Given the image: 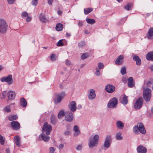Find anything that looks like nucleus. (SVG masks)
<instances>
[{"label":"nucleus","instance_id":"obj_38","mask_svg":"<svg viewBox=\"0 0 153 153\" xmlns=\"http://www.w3.org/2000/svg\"><path fill=\"white\" fill-rule=\"evenodd\" d=\"M152 84H153V79L150 78L146 83L147 87H150Z\"/></svg>","mask_w":153,"mask_h":153},{"label":"nucleus","instance_id":"obj_7","mask_svg":"<svg viewBox=\"0 0 153 153\" xmlns=\"http://www.w3.org/2000/svg\"><path fill=\"white\" fill-rule=\"evenodd\" d=\"M143 101V99L142 97H139L134 105V108L136 109H140L142 106Z\"/></svg>","mask_w":153,"mask_h":153},{"label":"nucleus","instance_id":"obj_30","mask_svg":"<svg viewBox=\"0 0 153 153\" xmlns=\"http://www.w3.org/2000/svg\"><path fill=\"white\" fill-rule=\"evenodd\" d=\"M15 143L18 146H20V138L18 136H16L14 137Z\"/></svg>","mask_w":153,"mask_h":153},{"label":"nucleus","instance_id":"obj_6","mask_svg":"<svg viewBox=\"0 0 153 153\" xmlns=\"http://www.w3.org/2000/svg\"><path fill=\"white\" fill-rule=\"evenodd\" d=\"M52 130V127L50 125H48L47 122H45L42 129V132L45 131L46 134L47 135H49L50 132Z\"/></svg>","mask_w":153,"mask_h":153},{"label":"nucleus","instance_id":"obj_57","mask_svg":"<svg viewBox=\"0 0 153 153\" xmlns=\"http://www.w3.org/2000/svg\"><path fill=\"white\" fill-rule=\"evenodd\" d=\"M69 134V131H65L64 133V134L65 135H68Z\"/></svg>","mask_w":153,"mask_h":153},{"label":"nucleus","instance_id":"obj_9","mask_svg":"<svg viewBox=\"0 0 153 153\" xmlns=\"http://www.w3.org/2000/svg\"><path fill=\"white\" fill-rule=\"evenodd\" d=\"M1 81L2 82H7L8 85H10L12 84L13 80L12 79V76L11 75H9L7 77H2L1 78Z\"/></svg>","mask_w":153,"mask_h":153},{"label":"nucleus","instance_id":"obj_45","mask_svg":"<svg viewBox=\"0 0 153 153\" xmlns=\"http://www.w3.org/2000/svg\"><path fill=\"white\" fill-rule=\"evenodd\" d=\"M99 68L100 69H102L104 67V65L102 63H99L98 65Z\"/></svg>","mask_w":153,"mask_h":153},{"label":"nucleus","instance_id":"obj_60","mask_svg":"<svg viewBox=\"0 0 153 153\" xmlns=\"http://www.w3.org/2000/svg\"><path fill=\"white\" fill-rule=\"evenodd\" d=\"M27 17L26 19V21L27 22H28L30 21V20H31V18L30 17L28 16Z\"/></svg>","mask_w":153,"mask_h":153},{"label":"nucleus","instance_id":"obj_48","mask_svg":"<svg viewBox=\"0 0 153 153\" xmlns=\"http://www.w3.org/2000/svg\"><path fill=\"white\" fill-rule=\"evenodd\" d=\"M22 16L24 17H27L28 16V14L26 12H24L22 13Z\"/></svg>","mask_w":153,"mask_h":153},{"label":"nucleus","instance_id":"obj_11","mask_svg":"<svg viewBox=\"0 0 153 153\" xmlns=\"http://www.w3.org/2000/svg\"><path fill=\"white\" fill-rule=\"evenodd\" d=\"M74 119V116L72 113L71 111H67L65 112V120L69 122L72 121Z\"/></svg>","mask_w":153,"mask_h":153},{"label":"nucleus","instance_id":"obj_42","mask_svg":"<svg viewBox=\"0 0 153 153\" xmlns=\"http://www.w3.org/2000/svg\"><path fill=\"white\" fill-rule=\"evenodd\" d=\"M85 45V42L84 41L80 42L78 43V47L79 48H82Z\"/></svg>","mask_w":153,"mask_h":153},{"label":"nucleus","instance_id":"obj_16","mask_svg":"<svg viewBox=\"0 0 153 153\" xmlns=\"http://www.w3.org/2000/svg\"><path fill=\"white\" fill-rule=\"evenodd\" d=\"M137 150L138 153H146V148L142 145H139L137 148Z\"/></svg>","mask_w":153,"mask_h":153},{"label":"nucleus","instance_id":"obj_53","mask_svg":"<svg viewBox=\"0 0 153 153\" xmlns=\"http://www.w3.org/2000/svg\"><path fill=\"white\" fill-rule=\"evenodd\" d=\"M83 22L82 21H79L78 22V26L79 27H82L83 25Z\"/></svg>","mask_w":153,"mask_h":153},{"label":"nucleus","instance_id":"obj_43","mask_svg":"<svg viewBox=\"0 0 153 153\" xmlns=\"http://www.w3.org/2000/svg\"><path fill=\"white\" fill-rule=\"evenodd\" d=\"M63 39H61L59 40L57 42L56 45L58 46H62L64 45L63 43L62 42Z\"/></svg>","mask_w":153,"mask_h":153},{"label":"nucleus","instance_id":"obj_14","mask_svg":"<svg viewBox=\"0 0 153 153\" xmlns=\"http://www.w3.org/2000/svg\"><path fill=\"white\" fill-rule=\"evenodd\" d=\"M50 139V137L47 136L44 133L41 134L39 136V140L41 141L42 140H43L45 142L48 141Z\"/></svg>","mask_w":153,"mask_h":153},{"label":"nucleus","instance_id":"obj_32","mask_svg":"<svg viewBox=\"0 0 153 153\" xmlns=\"http://www.w3.org/2000/svg\"><path fill=\"white\" fill-rule=\"evenodd\" d=\"M40 20L43 23L45 22L46 21V19L45 16L43 14H41L39 16Z\"/></svg>","mask_w":153,"mask_h":153},{"label":"nucleus","instance_id":"obj_12","mask_svg":"<svg viewBox=\"0 0 153 153\" xmlns=\"http://www.w3.org/2000/svg\"><path fill=\"white\" fill-rule=\"evenodd\" d=\"M105 89L107 92L112 93L115 91V88L113 85L108 84L106 86Z\"/></svg>","mask_w":153,"mask_h":153},{"label":"nucleus","instance_id":"obj_37","mask_svg":"<svg viewBox=\"0 0 153 153\" xmlns=\"http://www.w3.org/2000/svg\"><path fill=\"white\" fill-rule=\"evenodd\" d=\"M89 54L88 53H83L81 56V59L82 60H84L87 57H88L89 56Z\"/></svg>","mask_w":153,"mask_h":153},{"label":"nucleus","instance_id":"obj_61","mask_svg":"<svg viewBox=\"0 0 153 153\" xmlns=\"http://www.w3.org/2000/svg\"><path fill=\"white\" fill-rule=\"evenodd\" d=\"M57 13L59 15H60L62 14V12L61 10H59L58 11Z\"/></svg>","mask_w":153,"mask_h":153},{"label":"nucleus","instance_id":"obj_10","mask_svg":"<svg viewBox=\"0 0 153 153\" xmlns=\"http://www.w3.org/2000/svg\"><path fill=\"white\" fill-rule=\"evenodd\" d=\"M55 94L57 98L54 99V102L56 104L61 102L62 98L65 95V93L64 92L62 91L60 94H56V93Z\"/></svg>","mask_w":153,"mask_h":153},{"label":"nucleus","instance_id":"obj_36","mask_svg":"<svg viewBox=\"0 0 153 153\" xmlns=\"http://www.w3.org/2000/svg\"><path fill=\"white\" fill-rule=\"evenodd\" d=\"M93 10V9L91 8H87L86 9H84V13L87 15L89 13H90Z\"/></svg>","mask_w":153,"mask_h":153},{"label":"nucleus","instance_id":"obj_26","mask_svg":"<svg viewBox=\"0 0 153 153\" xmlns=\"http://www.w3.org/2000/svg\"><path fill=\"white\" fill-rule=\"evenodd\" d=\"M116 125L117 127L119 129H123L124 126V124L122 121L118 120L116 122Z\"/></svg>","mask_w":153,"mask_h":153},{"label":"nucleus","instance_id":"obj_13","mask_svg":"<svg viewBox=\"0 0 153 153\" xmlns=\"http://www.w3.org/2000/svg\"><path fill=\"white\" fill-rule=\"evenodd\" d=\"M10 126L13 130H17L20 128L19 123L17 121H13L11 122Z\"/></svg>","mask_w":153,"mask_h":153},{"label":"nucleus","instance_id":"obj_20","mask_svg":"<svg viewBox=\"0 0 153 153\" xmlns=\"http://www.w3.org/2000/svg\"><path fill=\"white\" fill-rule=\"evenodd\" d=\"M134 82L132 77H130L128 79V85L130 88H132L134 86Z\"/></svg>","mask_w":153,"mask_h":153},{"label":"nucleus","instance_id":"obj_33","mask_svg":"<svg viewBox=\"0 0 153 153\" xmlns=\"http://www.w3.org/2000/svg\"><path fill=\"white\" fill-rule=\"evenodd\" d=\"M86 21L87 23L91 25H93L95 22V20L93 19H90L87 18L86 19Z\"/></svg>","mask_w":153,"mask_h":153},{"label":"nucleus","instance_id":"obj_52","mask_svg":"<svg viewBox=\"0 0 153 153\" xmlns=\"http://www.w3.org/2000/svg\"><path fill=\"white\" fill-rule=\"evenodd\" d=\"M4 110L5 111L8 112H10L11 111L10 108L8 107H6L5 108Z\"/></svg>","mask_w":153,"mask_h":153},{"label":"nucleus","instance_id":"obj_3","mask_svg":"<svg viewBox=\"0 0 153 153\" xmlns=\"http://www.w3.org/2000/svg\"><path fill=\"white\" fill-rule=\"evenodd\" d=\"M151 91V90L148 88H145L143 90V97L146 102H149L152 96Z\"/></svg>","mask_w":153,"mask_h":153},{"label":"nucleus","instance_id":"obj_4","mask_svg":"<svg viewBox=\"0 0 153 153\" xmlns=\"http://www.w3.org/2000/svg\"><path fill=\"white\" fill-rule=\"evenodd\" d=\"M8 25L4 19H0V33H5L7 30Z\"/></svg>","mask_w":153,"mask_h":153},{"label":"nucleus","instance_id":"obj_19","mask_svg":"<svg viewBox=\"0 0 153 153\" xmlns=\"http://www.w3.org/2000/svg\"><path fill=\"white\" fill-rule=\"evenodd\" d=\"M88 98L90 100L94 99L96 97V94L95 91L93 89H91L89 92V94L88 96Z\"/></svg>","mask_w":153,"mask_h":153},{"label":"nucleus","instance_id":"obj_27","mask_svg":"<svg viewBox=\"0 0 153 153\" xmlns=\"http://www.w3.org/2000/svg\"><path fill=\"white\" fill-rule=\"evenodd\" d=\"M51 123L53 125H55L57 122L56 118L54 115H52L50 118Z\"/></svg>","mask_w":153,"mask_h":153},{"label":"nucleus","instance_id":"obj_47","mask_svg":"<svg viewBox=\"0 0 153 153\" xmlns=\"http://www.w3.org/2000/svg\"><path fill=\"white\" fill-rule=\"evenodd\" d=\"M50 153H54L55 152V149L53 147H51L49 148Z\"/></svg>","mask_w":153,"mask_h":153},{"label":"nucleus","instance_id":"obj_55","mask_svg":"<svg viewBox=\"0 0 153 153\" xmlns=\"http://www.w3.org/2000/svg\"><path fill=\"white\" fill-rule=\"evenodd\" d=\"M95 74L97 76H99L100 75V73L99 71L97 70L95 71Z\"/></svg>","mask_w":153,"mask_h":153},{"label":"nucleus","instance_id":"obj_40","mask_svg":"<svg viewBox=\"0 0 153 153\" xmlns=\"http://www.w3.org/2000/svg\"><path fill=\"white\" fill-rule=\"evenodd\" d=\"M120 72L122 75H124L126 73V68L124 67H123L121 68Z\"/></svg>","mask_w":153,"mask_h":153},{"label":"nucleus","instance_id":"obj_63","mask_svg":"<svg viewBox=\"0 0 153 153\" xmlns=\"http://www.w3.org/2000/svg\"><path fill=\"white\" fill-rule=\"evenodd\" d=\"M78 109H81L82 108V105H78L77 106Z\"/></svg>","mask_w":153,"mask_h":153},{"label":"nucleus","instance_id":"obj_28","mask_svg":"<svg viewBox=\"0 0 153 153\" xmlns=\"http://www.w3.org/2000/svg\"><path fill=\"white\" fill-rule=\"evenodd\" d=\"M133 7V4L131 3H128L124 7V9L127 10H131Z\"/></svg>","mask_w":153,"mask_h":153},{"label":"nucleus","instance_id":"obj_50","mask_svg":"<svg viewBox=\"0 0 153 153\" xmlns=\"http://www.w3.org/2000/svg\"><path fill=\"white\" fill-rule=\"evenodd\" d=\"M80 133V131H75V132L74 134V136H77Z\"/></svg>","mask_w":153,"mask_h":153},{"label":"nucleus","instance_id":"obj_64","mask_svg":"<svg viewBox=\"0 0 153 153\" xmlns=\"http://www.w3.org/2000/svg\"><path fill=\"white\" fill-rule=\"evenodd\" d=\"M151 71H153V65H152L149 68Z\"/></svg>","mask_w":153,"mask_h":153},{"label":"nucleus","instance_id":"obj_1","mask_svg":"<svg viewBox=\"0 0 153 153\" xmlns=\"http://www.w3.org/2000/svg\"><path fill=\"white\" fill-rule=\"evenodd\" d=\"M133 132L136 134H137L139 131L141 133L145 134L146 133V130L144 126L141 123H139L137 125L133 127Z\"/></svg>","mask_w":153,"mask_h":153},{"label":"nucleus","instance_id":"obj_5","mask_svg":"<svg viewBox=\"0 0 153 153\" xmlns=\"http://www.w3.org/2000/svg\"><path fill=\"white\" fill-rule=\"evenodd\" d=\"M117 99L115 97H114L109 101L107 104V106L109 108H114L117 107Z\"/></svg>","mask_w":153,"mask_h":153},{"label":"nucleus","instance_id":"obj_22","mask_svg":"<svg viewBox=\"0 0 153 153\" xmlns=\"http://www.w3.org/2000/svg\"><path fill=\"white\" fill-rule=\"evenodd\" d=\"M120 101L123 105H126L128 102V97L126 95H124L122 99H120Z\"/></svg>","mask_w":153,"mask_h":153},{"label":"nucleus","instance_id":"obj_31","mask_svg":"<svg viewBox=\"0 0 153 153\" xmlns=\"http://www.w3.org/2000/svg\"><path fill=\"white\" fill-rule=\"evenodd\" d=\"M18 116L16 115H10L8 117V119L10 121H12L16 120L18 118Z\"/></svg>","mask_w":153,"mask_h":153},{"label":"nucleus","instance_id":"obj_2","mask_svg":"<svg viewBox=\"0 0 153 153\" xmlns=\"http://www.w3.org/2000/svg\"><path fill=\"white\" fill-rule=\"evenodd\" d=\"M99 138V136L97 134L95 135L93 137H90L88 144L89 147L91 148L92 147L96 146L98 144Z\"/></svg>","mask_w":153,"mask_h":153},{"label":"nucleus","instance_id":"obj_15","mask_svg":"<svg viewBox=\"0 0 153 153\" xmlns=\"http://www.w3.org/2000/svg\"><path fill=\"white\" fill-rule=\"evenodd\" d=\"M124 56L123 55H120L118 56L115 61L116 65H120L123 62Z\"/></svg>","mask_w":153,"mask_h":153},{"label":"nucleus","instance_id":"obj_56","mask_svg":"<svg viewBox=\"0 0 153 153\" xmlns=\"http://www.w3.org/2000/svg\"><path fill=\"white\" fill-rule=\"evenodd\" d=\"M53 0H48V2L49 5H51Z\"/></svg>","mask_w":153,"mask_h":153},{"label":"nucleus","instance_id":"obj_51","mask_svg":"<svg viewBox=\"0 0 153 153\" xmlns=\"http://www.w3.org/2000/svg\"><path fill=\"white\" fill-rule=\"evenodd\" d=\"M74 129L75 131H80L79 129L78 126H75L74 127Z\"/></svg>","mask_w":153,"mask_h":153},{"label":"nucleus","instance_id":"obj_58","mask_svg":"<svg viewBox=\"0 0 153 153\" xmlns=\"http://www.w3.org/2000/svg\"><path fill=\"white\" fill-rule=\"evenodd\" d=\"M64 144H60L59 147V149H62L64 147Z\"/></svg>","mask_w":153,"mask_h":153},{"label":"nucleus","instance_id":"obj_23","mask_svg":"<svg viewBox=\"0 0 153 153\" xmlns=\"http://www.w3.org/2000/svg\"><path fill=\"white\" fill-rule=\"evenodd\" d=\"M133 60L136 62V64L140 65L141 64V60L140 57L137 55H135L133 58Z\"/></svg>","mask_w":153,"mask_h":153},{"label":"nucleus","instance_id":"obj_39","mask_svg":"<svg viewBox=\"0 0 153 153\" xmlns=\"http://www.w3.org/2000/svg\"><path fill=\"white\" fill-rule=\"evenodd\" d=\"M7 94L6 91H4L2 93L0 94V98L1 99H3L5 98Z\"/></svg>","mask_w":153,"mask_h":153},{"label":"nucleus","instance_id":"obj_41","mask_svg":"<svg viewBox=\"0 0 153 153\" xmlns=\"http://www.w3.org/2000/svg\"><path fill=\"white\" fill-rule=\"evenodd\" d=\"M5 141V138L2 136L0 137V143L1 145H4Z\"/></svg>","mask_w":153,"mask_h":153},{"label":"nucleus","instance_id":"obj_8","mask_svg":"<svg viewBox=\"0 0 153 153\" xmlns=\"http://www.w3.org/2000/svg\"><path fill=\"white\" fill-rule=\"evenodd\" d=\"M111 140V136L110 135L107 136L106 137L103 145L102 146V148L106 150L110 146V142Z\"/></svg>","mask_w":153,"mask_h":153},{"label":"nucleus","instance_id":"obj_35","mask_svg":"<svg viewBox=\"0 0 153 153\" xmlns=\"http://www.w3.org/2000/svg\"><path fill=\"white\" fill-rule=\"evenodd\" d=\"M122 133L120 132H117L116 134V138L117 140H122L123 137L121 136Z\"/></svg>","mask_w":153,"mask_h":153},{"label":"nucleus","instance_id":"obj_21","mask_svg":"<svg viewBox=\"0 0 153 153\" xmlns=\"http://www.w3.org/2000/svg\"><path fill=\"white\" fill-rule=\"evenodd\" d=\"M153 36V27H151L149 29L148 33L146 35L147 38L149 39H152V37Z\"/></svg>","mask_w":153,"mask_h":153},{"label":"nucleus","instance_id":"obj_25","mask_svg":"<svg viewBox=\"0 0 153 153\" xmlns=\"http://www.w3.org/2000/svg\"><path fill=\"white\" fill-rule=\"evenodd\" d=\"M27 104V102L25 99L22 98L20 99V105L23 107H25Z\"/></svg>","mask_w":153,"mask_h":153},{"label":"nucleus","instance_id":"obj_29","mask_svg":"<svg viewBox=\"0 0 153 153\" xmlns=\"http://www.w3.org/2000/svg\"><path fill=\"white\" fill-rule=\"evenodd\" d=\"M63 28V25L61 23L57 24L56 27V29L57 31H61Z\"/></svg>","mask_w":153,"mask_h":153},{"label":"nucleus","instance_id":"obj_44","mask_svg":"<svg viewBox=\"0 0 153 153\" xmlns=\"http://www.w3.org/2000/svg\"><path fill=\"white\" fill-rule=\"evenodd\" d=\"M55 55L54 54H52L50 56V59L52 61H53L55 60Z\"/></svg>","mask_w":153,"mask_h":153},{"label":"nucleus","instance_id":"obj_46","mask_svg":"<svg viewBox=\"0 0 153 153\" xmlns=\"http://www.w3.org/2000/svg\"><path fill=\"white\" fill-rule=\"evenodd\" d=\"M38 3L37 0H33L32 1V4L34 6L36 5Z\"/></svg>","mask_w":153,"mask_h":153},{"label":"nucleus","instance_id":"obj_49","mask_svg":"<svg viewBox=\"0 0 153 153\" xmlns=\"http://www.w3.org/2000/svg\"><path fill=\"white\" fill-rule=\"evenodd\" d=\"M16 0H7V2L9 4H13Z\"/></svg>","mask_w":153,"mask_h":153},{"label":"nucleus","instance_id":"obj_59","mask_svg":"<svg viewBox=\"0 0 153 153\" xmlns=\"http://www.w3.org/2000/svg\"><path fill=\"white\" fill-rule=\"evenodd\" d=\"M65 63L67 65H68L70 64L71 62L69 60H66L65 62Z\"/></svg>","mask_w":153,"mask_h":153},{"label":"nucleus","instance_id":"obj_24","mask_svg":"<svg viewBox=\"0 0 153 153\" xmlns=\"http://www.w3.org/2000/svg\"><path fill=\"white\" fill-rule=\"evenodd\" d=\"M146 58L148 61H153V51L148 53L146 55Z\"/></svg>","mask_w":153,"mask_h":153},{"label":"nucleus","instance_id":"obj_54","mask_svg":"<svg viewBox=\"0 0 153 153\" xmlns=\"http://www.w3.org/2000/svg\"><path fill=\"white\" fill-rule=\"evenodd\" d=\"M82 148L81 145H78L76 148V149L77 150H80L82 149Z\"/></svg>","mask_w":153,"mask_h":153},{"label":"nucleus","instance_id":"obj_17","mask_svg":"<svg viewBox=\"0 0 153 153\" xmlns=\"http://www.w3.org/2000/svg\"><path fill=\"white\" fill-rule=\"evenodd\" d=\"M8 98V100H13L16 96V93L14 91H10L7 93Z\"/></svg>","mask_w":153,"mask_h":153},{"label":"nucleus","instance_id":"obj_62","mask_svg":"<svg viewBox=\"0 0 153 153\" xmlns=\"http://www.w3.org/2000/svg\"><path fill=\"white\" fill-rule=\"evenodd\" d=\"M6 153H10V151L8 149H7L6 150Z\"/></svg>","mask_w":153,"mask_h":153},{"label":"nucleus","instance_id":"obj_18","mask_svg":"<svg viewBox=\"0 0 153 153\" xmlns=\"http://www.w3.org/2000/svg\"><path fill=\"white\" fill-rule=\"evenodd\" d=\"M69 107L71 111L72 112L75 111L76 109V103L75 101H72L70 102Z\"/></svg>","mask_w":153,"mask_h":153},{"label":"nucleus","instance_id":"obj_34","mask_svg":"<svg viewBox=\"0 0 153 153\" xmlns=\"http://www.w3.org/2000/svg\"><path fill=\"white\" fill-rule=\"evenodd\" d=\"M65 115V112L63 110H62L60 111L58 113V117L59 119H60L62 117H63Z\"/></svg>","mask_w":153,"mask_h":153}]
</instances>
